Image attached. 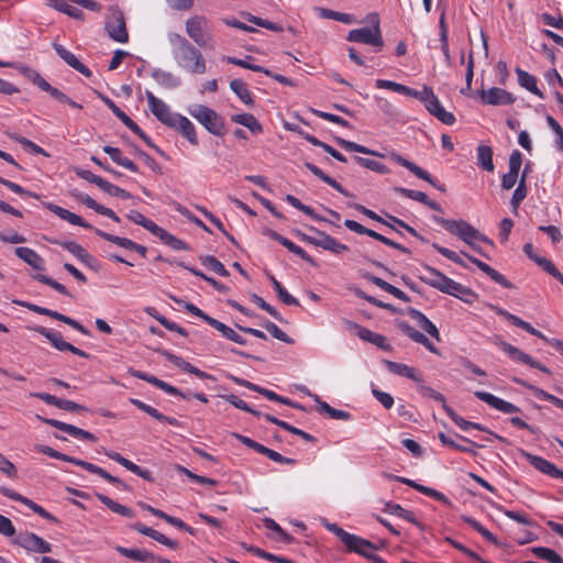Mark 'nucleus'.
<instances>
[{"label":"nucleus","instance_id":"23","mask_svg":"<svg viewBox=\"0 0 563 563\" xmlns=\"http://www.w3.org/2000/svg\"><path fill=\"white\" fill-rule=\"evenodd\" d=\"M461 255L465 256L471 263L475 264L483 273L488 275L498 285L507 289L514 287V285L503 274L490 267L488 264L479 261L478 258L470 255L464 251H461Z\"/></svg>","mask_w":563,"mask_h":563},{"label":"nucleus","instance_id":"11","mask_svg":"<svg viewBox=\"0 0 563 563\" xmlns=\"http://www.w3.org/2000/svg\"><path fill=\"white\" fill-rule=\"evenodd\" d=\"M33 330L35 332L42 334L43 336H45L51 342V344L58 351H68L70 353L78 355L80 357H84V358L89 357V354L87 352L64 341L60 333H58V332H55L51 329H47V328L41 327V325L34 327Z\"/></svg>","mask_w":563,"mask_h":563},{"label":"nucleus","instance_id":"37","mask_svg":"<svg viewBox=\"0 0 563 563\" xmlns=\"http://www.w3.org/2000/svg\"><path fill=\"white\" fill-rule=\"evenodd\" d=\"M364 278L368 280L369 283L374 284L375 286L379 287L380 289L387 291L388 294L393 295L394 297L408 302L410 301V298L399 288L393 286L391 284L387 283L380 277H377L373 274H364Z\"/></svg>","mask_w":563,"mask_h":563},{"label":"nucleus","instance_id":"5","mask_svg":"<svg viewBox=\"0 0 563 563\" xmlns=\"http://www.w3.org/2000/svg\"><path fill=\"white\" fill-rule=\"evenodd\" d=\"M19 70L21 74L25 76L27 80H30L33 85L38 87L42 91L47 92L53 99L60 103H66L71 108L82 109V106L70 99L59 89L53 87L48 81H46L35 69L27 66H20Z\"/></svg>","mask_w":563,"mask_h":563},{"label":"nucleus","instance_id":"3","mask_svg":"<svg viewBox=\"0 0 563 563\" xmlns=\"http://www.w3.org/2000/svg\"><path fill=\"white\" fill-rule=\"evenodd\" d=\"M188 113L195 118L209 133L222 136L225 133L224 119L213 109L203 104H194Z\"/></svg>","mask_w":563,"mask_h":563},{"label":"nucleus","instance_id":"49","mask_svg":"<svg viewBox=\"0 0 563 563\" xmlns=\"http://www.w3.org/2000/svg\"><path fill=\"white\" fill-rule=\"evenodd\" d=\"M96 496L98 500L104 506H107L111 511L128 518H133L135 516L134 511L131 508L114 501L108 496L103 494H96Z\"/></svg>","mask_w":563,"mask_h":563},{"label":"nucleus","instance_id":"18","mask_svg":"<svg viewBox=\"0 0 563 563\" xmlns=\"http://www.w3.org/2000/svg\"><path fill=\"white\" fill-rule=\"evenodd\" d=\"M31 397L43 400L45 404L55 406L62 410L70 411V412H82L88 411V409L73 400L58 398L54 395L47 393H32Z\"/></svg>","mask_w":563,"mask_h":563},{"label":"nucleus","instance_id":"19","mask_svg":"<svg viewBox=\"0 0 563 563\" xmlns=\"http://www.w3.org/2000/svg\"><path fill=\"white\" fill-rule=\"evenodd\" d=\"M481 99L485 104L508 106L515 102V98L510 92L503 88L493 87L488 90L479 91Z\"/></svg>","mask_w":563,"mask_h":563},{"label":"nucleus","instance_id":"56","mask_svg":"<svg viewBox=\"0 0 563 563\" xmlns=\"http://www.w3.org/2000/svg\"><path fill=\"white\" fill-rule=\"evenodd\" d=\"M317 10L322 19H331L344 24H353L355 22V18L349 13H342L325 8H318Z\"/></svg>","mask_w":563,"mask_h":563},{"label":"nucleus","instance_id":"50","mask_svg":"<svg viewBox=\"0 0 563 563\" xmlns=\"http://www.w3.org/2000/svg\"><path fill=\"white\" fill-rule=\"evenodd\" d=\"M209 325L214 328L216 330H218L225 339H228L232 342H235L238 344H241V345L246 344V340L243 336H241L232 328L220 322L219 320L213 318Z\"/></svg>","mask_w":563,"mask_h":563},{"label":"nucleus","instance_id":"46","mask_svg":"<svg viewBox=\"0 0 563 563\" xmlns=\"http://www.w3.org/2000/svg\"><path fill=\"white\" fill-rule=\"evenodd\" d=\"M152 77L159 86L166 89H174L180 86V79L169 71L155 69L152 73Z\"/></svg>","mask_w":563,"mask_h":563},{"label":"nucleus","instance_id":"61","mask_svg":"<svg viewBox=\"0 0 563 563\" xmlns=\"http://www.w3.org/2000/svg\"><path fill=\"white\" fill-rule=\"evenodd\" d=\"M354 161L362 167H365L367 169H371V170L376 172L382 175L389 174V172H390L386 165H384L377 161H374V159L364 158L361 156H354Z\"/></svg>","mask_w":563,"mask_h":563},{"label":"nucleus","instance_id":"35","mask_svg":"<svg viewBox=\"0 0 563 563\" xmlns=\"http://www.w3.org/2000/svg\"><path fill=\"white\" fill-rule=\"evenodd\" d=\"M407 314L412 318L419 327L424 330L429 335L434 338L437 341H440V332L438 328L432 323L421 311L416 308L409 307L406 310Z\"/></svg>","mask_w":563,"mask_h":563},{"label":"nucleus","instance_id":"28","mask_svg":"<svg viewBox=\"0 0 563 563\" xmlns=\"http://www.w3.org/2000/svg\"><path fill=\"white\" fill-rule=\"evenodd\" d=\"M106 455L109 459H111L112 461L119 463L120 465H122L123 467H125L126 470L132 472L133 474L142 477L146 482H150V483L154 482V477L148 470L141 468L139 465H136L132 461L125 459L120 453L114 452V451H108V452H106Z\"/></svg>","mask_w":563,"mask_h":563},{"label":"nucleus","instance_id":"8","mask_svg":"<svg viewBox=\"0 0 563 563\" xmlns=\"http://www.w3.org/2000/svg\"><path fill=\"white\" fill-rule=\"evenodd\" d=\"M208 21L202 15H195L186 20V33L199 47H212V36L207 30Z\"/></svg>","mask_w":563,"mask_h":563},{"label":"nucleus","instance_id":"64","mask_svg":"<svg viewBox=\"0 0 563 563\" xmlns=\"http://www.w3.org/2000/svg\"><path fill=\"white\" fill-rule=\"evenodd\" d=\"M246 551L251 552L252 554L258 556V558H262V559H265L267 561H271V562H275V563H291L290 560L286 559V558H283V556H277L275 554H272L269 552H266L257 547H247L245 548Z\"/></svg>","mask_w":563,"mask_h":563},{"label":"nucleus","instance_id":"27","mask_svg":"<svg viewBox=\"0 0 563 563\" xmlns=\"http://www.w3.org/2000/svg\"><path fill=\"white\" fill-rule=\"evenodd\" d=\"M441 292L454 296L465 302H471L473 297H475V294L473 290L453 279L450 277H446L443 282V286L440 289Z\"/></svg>","mask_w":563,"mask_h":563},{"label":"nucleus","instance_id":"47","mask_svg":"<svg viewBox=\"0 0 563 563\" xmlns=\"http://www.w3.org/2000/svg\"><path fill=\"white\" fill-rule=\"evenodd\" d=\"M156 238H158L162 242H164L166 245L170 246L173 250L176 251H187L189 250V246L186 242L181 241L180 239L174 236L169 232H167L163 228H158L156 233L154 234Z\"/></svg>","mask_w":563,"mask_h":563},{"label":"nucleus","instance_id":"57","mask_svg":"<svg viewBox=\"0 0 563 563\" xmlns=\"http://www.w3.org/2000/svg\"><path fill=\"white\" fill-rule=\"evenodd\" d=\"M126 218L143 227L144 229L148 230L152 234H155L157 229L159 228L155 222H153L152 220L145 218L141 212L136 211V210H131L128 214H126Z\"/></svg>","mask_w":563,"mask_h":563},{"label":"nucleus","instance_id":"38","mask_svg":"<svg viewBox=\"0 0 563 563\" xmlns=\"http://www.w3.org/2000/svg\"><path fill=\"white\" fill-rule=\"evenodd\" d=\"M422 269L424 274L419 275L420 280L440 290L443 286V282L448 276L429 265H423Z\"/></svg>","mask_w":563,"mask_h":563},{"label":"nucleus","instance_id":"60","mask_svg":"<svg viewBox=\"0 0 563 563\" xmlns=\"http://www.w3.org/2000/svg\"><path fill=\"white\" fill-rule=\"evenodd\" d=\"M201 264L209 268L210 271L217 273L220 276L228 277L230 275L229 271L224 267V265L214 256L207 255L200 257Z\"/></svg>","mask_w":563,"mask_h":563},{"label":"nucleus","instance_id":"42","mask_svg":"<svg viewBox=\"0 0 563 563\" xmlns=\"http://www.w3.org/2000/svg\"><path fill=\"white\" fill-rule=\"evenodd\" d=\"M358 338L363 341L369 342L382 350L389 351L391 349L390 344L387 341V338L371 331L367 328L358 329Z\"/></svg>","mask_w":563,"mask_h":563},{"label":"nucleus","instance_id":"26","mask_svg":"<svg viewBox=\"0 0 563 563\" xmlns=\"http://www.w3.org/2000/svg\"><path fill=\"white\" fill-rule=\"evenodd\" d=\"M441 292L454 296L465 302H471L473 297H475V294L473 290L453 279L450 277H446L443 282V286L440 289Z\"/></svg>","mask_w":563,"mask_h":563},{"label":"nucleus","instance_id":"62","mask_svg":"<svg viewBox=\"0 0 563 563\" xmlns=\"http://www.w3.org/2000/svg\"><path fill=\"white\" fill-rule=\"evenodd\" d=\"M93 232L99 235L100 238L109 241V242H112L114 244H117L118 246L120 247H123V249H126V250H131L132 247V244L134 241L128 239V238H121V236H118V235H114V234H110V233H107L100 229H93Z\"/></svg>","mask_w":563,"mask_h":563},{"label":"nucleus","instance_id":"58","mask_svg":"<svg viewBox=\"0 0 563 563\" xmlns=\"http://www.w3.org/2000/svg\"><path fill=\"white\" fill-rule=\"evenodd\" d=\"M439 27H440V42H441V51L444 55V58L448 64L451 63V56L449 51V40H448V25L445 23V14L444 12L441 14L439 19Z\"/></svg>","mask_w":563,"mask_h":563},{"label":"nucleus","instance_id":"32","mask_svg":"<svg viewBox=\"0 0 563 563\" xmlns=\"http://www.w3.org/2000/svg\"><path fill=\"white\" fill-rule=\"evenodd\" d=\"M69 463H73L75 465H78L80 467H82L84 470L92 473V474H97L99 475L100 477H102L103 479H106L107 482L111 483V484H115V485H120L122 486L123 488H126V485L118 477L115 476H112L110 473H108L106 470L92 464V463H89V462H86L84 460H79V459H76V457H73L71 456V461H69Z\"/></svg>","mask_w":563,"mask_h":563},{"label":"nucleus","instance_id":"1","mask_svg":"<svg viewBox=\"0 0 563 563\" xmlns=\"http://www.w3.org/2000/svg\"><path fill=\"white\" fill-rule=\"evenodd\" d=\"M168 42L172 45L173 58L179 68L190 74L201 75L206 73L207 64L201 52L185 36L178 33H169Z\"/></svg>","mask_w":563,"mask_h":563},{"label":"nucleus","instance_id":"59","mask_svg":"<svg viewBox=\"0 0 563 563\" xmlns=\"http://www.w3.org/2000/svg\"><path fill=\"white\" fill-rule=\"evenodd\" d=\"M385 364L390 373L417 380L415 369L412 367L393 361H385Z\"/></svg>","mask_w":563,"mask_h":563},{"label":"nucleus","instance_id":"40","mask_svg":"<svg viewBox=\"0 0 563 563\" xmlns=\"http://www.w3.org/2000/svg\"><path fill=\"white\" fill-rule=\"evenodd\" d=\"M231 121L247 128L252 134H260L263 132V126L260 121L251 113L232 114Z\"/></svg>","mask_w":563,"mask_h":563},{"label":"nucleus","instance_id":"53","mask_svg":"<svg viewBox=\"0 0 563 563\" xmlns=\"http://www.w3.org/2000/svg\"><path fill=\"white\" fill-rule=\"evenodd\" d=\"M335 143L347 152H355V153H361V154H366V155L384 157L383 154H379L376 151H373L364 145L357 144L352 141H347L342 137H335Z\"/></svg>","mask_w":563,"mask_h":563},{"label":"nucleus","instance_id":"55","mask_svg":"<svg viewBox=\"0 0 563 563\" xmlns=\"http://www.w3.org/2000/svg\"><path fill=\"white\" fill-rule=\"evenodd\" d=\"M231 90L240 98L246 106H253L254 100L247 88V85L241 79H233L230 82Z\"/></svg>","mask_w":563,"mask_h":563},{"label":"nucleus","instance_id":"15","mask_svg":"<svg viewBox=\"0 0 563 563\" xmlns=\"http://www.w3.org/2000/svg\"><path fill=\"white\" fill-rule=\"evenodd\" d=\"M388 157L391 161H394L395 163H397L400 166L410 170L416 177L428 181L434 188H437L441 191H445L444 186H442L438 181H435L427 170L422 169L420 166L416 165L415 163L408 161L407 158L402 157L401 155L397 154L396 152H390L388 154Z\"/></svg>","mask_w":563,"mask_h":563},{"label":"nucleus","instance_id":"13","mask_svg":"<svg viewBox=\"0 0 563 563\" xmlns=\"http://www.w3.org/2000/svg\"><path fill=\"white\" fill-rule=\"evenodd\" d=\"M344 225L355 232V233H358V234H364V235H367V236H371L382 243H384L385 245L387 246H390V247H394L405 254H410V250L407 249L406 246L384 236L383 234L380 233H377L376 231L372 230V229H367L365 228L364 225L360 224L358 222L354 221V220H350V219H346L344 221Z\"/></svg>","mask_w":563,"mask_h":563},{"label":"nucleus","instance_id":"7","mask_svg":"<svg viewBox=\"0 0 563 563\" xmlns=\"http://www.w3.org/2000/svg\"><path fill=\"white\" fill-rule=\"evenodd\" d=\"M492 342L498 346L504 353H506L514 362L522 363L529 365L530 367L538 368L545 374H550L551 371L541 364L539 361L532 358L529 354L525 353L520 349L511 345L510 343L504 341L501 336L495 335L492 339Z\"/></svg>","mask_w":563,"mask_h":563},{"label":"nucleus","instance_id":"17","mask_svg":"<svg viewBox=\"0 0 563 563\" xmlns=\"http://www.w3.org/2000/svg\"><path fill=\"white\" fill-rule=\"evenodd\" d=\"M145 96L151 112L167 126L176 113L172 112L169 107L163 100L155 97L152 91L146 90Z\"/></svg>","mask_w":563,"mask_h":563},{"label":"nucleus","instance_id":"45","mask_svg":"<svg viewBox=\"0 0 563 563\" xmlns=\"http://www.w3.org/2000/svg\"><path fill=\"white\" fill-rule=\"evenodd\" d=\"M54 243L60 245L64 250L71 253L85 264H89V261L92 260V256L87 252V250L75 241H54Z\"/></svg>","mask_w":563,"mask_h":563},{"label":"nucleus","instance_id":"29","mask_svg":"<svg viewBox=\"0 0 563 563\" xmlns=\"http://www.w3.org/2000/svg\"><path fill=\"white\" fill-rule=\"evenodd\" d=\"M490 309L497 313L498 316L505 318L509 322H511L514 325L527 331L528 333L536 335L537 338H543V333L539 330L534 329L530 323L526 322L525 320L520 319L519 317L508 312L504 308H500L498 306L490 305Z\"/></svg>","mask_w":563,"mask_h":563},{"label":"nucleus","instance_id":"31","mask_svg":"<svg viewBox=\"0 0 563 563\" xmlns=\"http://www.w3.org/2000/svg\"><path fill=\"white\" fill-rule=\"evenodd\" d=\"M426 109L428 112L435 117L439 121L446 125H453L455 123V117L452 112L446 111L439 98L434 95L427 103Z\"/></svg>","mask_w":563,"mask_h":563},{"label":"nucleus","instance_id":"34","mask_svg":"<svg viewBox=\"0 0 563 563\" xmlns=\"http://www.w3.org/2000/svg\"><path fill=\"white\" fill-rule=\"evenodd\" d=\"M131 528L144 536H147V537L154 539L155 541H157L161 544L166 545L170 549L178 548V543L176 541L167 538L166 536L154 530L153 528L146 527L145 525H143L141 522H135V523L131 525Z\"/></svg>","mask_w":563,"mask_h":563},{"label":"nucleus","instance_id":"14","mask_svg":"<svg viewBox=\"0 0 563 563\" xmlns=\"http://www.w3.org/2000/svg\"><path fill=\"white\" fill-rule=\"evenodd\" d=\"M106 30L109 36L119 43H126L129 41V33L125 25L123 13L115 10L111 18L106 22Z\"/></svg>","mask_w":563,"mask_h":563},{"label":"nucleus","instance_id":"30","mask_svg":"<svg viewBox=\"0 0 563 563\" xmlns=\"http://www.w3.org/2000/svg\"><path fill=\"white\" fill-rule=\"evenodd\" d=\"M490 309L497 313L498 316L505 318L509 322H511L514 325L527 331L528 333L536 335L537 338H543V333L539 330L534 329L530 323L526 322L525 320L520 319L519 317L508 312L504 308H500L498 306L490 305Z\"/></svg>","mask_w":563,"mask_h":563},{"label":"nucleus","instance_id":"63","mask_svg":"<svg viewBox=\"0 0 563 563\" xmlns=\"http://www.w3.org/2000/svg\"><path fill=\"white\" fill-rule=\"evenodd\" d=\"M100 189L110 196L119 197L123 200L130 199L132 197L129 191H126L123 188H120L117 185L111 184L110 181H108L106 179L101 184Z\"/></svg>","mask_w":563,"mask_h":563},{"label":"nucleus","instance_id":"20","mask_svg":"<svg viewBox=\"0 0 563 563\" xmlns=\"http://www.w3.org/2000/svg\"><path fill=\"white\" fill-rule=\"evenodd\" d=\"M167 126L178 131L192 145H198L199 141L197 137L196 128L188 118L176 113Z\"/></svg>","mask_w":563,"mask_h":563},{"label":"nucleus","instance_id":"24","mask_svg":"<svg viewBox=\"0 0 563 563\" xmlns=\"http://www.w3.org/2000/svg\"><path fill=\"white\" fill-rule=\"evenodd\" d=\"M267 235L280 243L284 247H286L289 252L294 253L295 255L299 256L305 262L309 263L312 266H318V263L300 246L296 245L294 242L288 240L287 238L283 236L278 232L274 230H268Z\"/></svg>","mask_w":563,"mask_h":563},{"label":"nucleus","instance_id":"39","mask_svg":"<svg viewBox=\"0 0 563 563\" xmlns=\"http://www.w3.org/2000/svg\"><path fill=\"white\" fill-rule=\"evenodd\" d=\"M305 167L310 170L314 176H317L319 179H321L322 181H324L325 184H328L329 186H331L333 189H335L336 191H339L340 194H342L343 196L345 197H351L352 195L345 189L343 188L335 179L331 178L330 176H328L327 174H324L322 172L321 168H319L318 166H316L314 164L312 163H309V162H306L305 163Z\"/></svg>","mask_w":563,"mask_h":563},{"label":"nucleus","instance_id":"25","mask_svg":"<svg viewBox=\"0 0 563 563\" xmlns=\"http://www.w3.org/2000/svg\"><path fill=\"white\" fill-rule=\"evenodd\" d=\"M309 230L318 235L316 246L321 247L336 255L349 250L347 245L342 244L331 235L316 229L314 227H309Z\"/></svg>","mask_w":563,"mask_h":563},{"label":"nucleus","instance_id":"21","mask_svg":"<svg viewBox=\"0 0 563 563\" xmlns=\"http://www.w3.org/2000/svg\"><path fill=\"white\" fill-rule=\"evenodd\" d=\"M475 397L503 413L520 412V408L487 391H475Z\"/></svg>","mask_w":563,"mask_h":563},{"label":"nucleus","instance_id":"43","mask_svg":"<svg viewBox=\"0 0 563 563\" xmlns=\"http://www.w3.org/2000/svg\"><path fill=\"white\" fill-rule=\"evenodd\" d=\"M516 74L518 76V82L521 87L526 88L528 91L539 98L544 97L542 91L538 88L537 78L533 75L522 70L521 68H516Z\"/></svg>","mask_w":563,"mask_h":563},{"label":"nucleus","instance_id":"48","mask_svg":"<svg viewBox=\"0 0 563 563\" xmlns=\"http://www.w3.org/2000/svg\"><path fill=\"white\" fill-rule=\"evenodd\" d=\"M355 541H353L352 544H344L350 551L356 552L364 558L369 560V556H373L374 554L371 552L373 550H376V545H374L371 541L363 539L355 534Z\"/></svg>","mask_w":563,"mask_h":563},{"label":"nucleus","instance_id":"51","mask_svg":"<svg viewBox=\"0 0 563 563\" xmlns=\"http://www.w3.org/2000/svg\"><path fill=\"white\" fill-rule=\"evenodd\" d=\"M384 511L400 517L416 526H420V522L417 520L415 514L410 510L402 508L399 504L388 501L385 504Z\"/></svg>","mask_w":563,"mask_h":563},{"label":"nucleus","instance_id":"9","mask_svg":"<svg viewBox=\"0 0 563 563\" xmlns=\"http://www.w3.org/2000/svg\"><path fill=\"white\" fill-rule=\"evenodd\" d=\"M375 86L379 89H389L398 93H402L408 97H413L421 102H423L424 107L430 101V99L434 96L432 88L428 86H423L422 90H416L413 88L407 87L405 85L386 80V79H377L375 81Z\"/></svg>","mask_w":563,"mask_h":563},{"label":"nucleus","instance_id":"22","mask_svg":"<svg viewBox=\"0 0 563 563\" xmlns=\"http://www.w3.org/2000/svg\"><path fill=\"white\" fill-rule=\"evenodd\" d=\"M53 48L55 49L56 54L71 68L84 75L85 77L89 78L92 76L91 70L85 66L75 54H73L70 51L65 48L62 44L53 43Z\"/></svg>","mask_w":563,"mask_h":563},{"label":"nucleus","instance_id":"12","mask_svg":"<svg viewBox=\"0 0 563 563\" xmlns=\"http://www.w3.org/2000/svg\"><path fill=\"white\" fill-rule=\"evenodd\" d=\"M344 225L355 232V233H358V234H364V235H367V236H371L382 243H384L385 245L387 246H390V247H394L405 254H410V250L407 249L406 246L384 236L383 234L380 233H377L376 231L372 230V229H367L365 228L364 225L360 224L358 222L354 221V220H350V219H346L344 221Z\"/></svg>","mask_w":563,"mask_h":563},{"label":"nucleus","instance_id":"52","mask_svg":"<svg viewBox=\"0 0 563 563\" xmlns=\"http://www.w3.org/2000/svg\"><path fill=\"white\" fill-rule=\"evenodd\" d=\"M314 400L318 404V410L321 413H327L331 419L335 420H350L351 413L345 410L332 408L328 402L320 400L318 396H314Z\"/></svg>","mask_w":563,"mask_h":563},{"label":"nucleus","instance_id":"16","mask_svg":"<svg viewBox=\"0 0 563 563\" xmlns=\"http://www.w3.org/2000/svg\"><path fill=\"white\" fill-rule=\"evenodd\" d=\"M15 543L23 549L35 553H49L52 551V545L33 532L20 533L15 539Z\"/></svg>","mask_w":563,"mask_h":563},{"label":"nucleus","instance_id":"33","mask_svg":"<svg viewBox=\"0 0 563 563\" xmlns=\"http://www.w3.org/2000/svg\"><path fill=\"white\" fill-rule=\"evenodd\" d=\"M46 207L54 214H56L60 219L71 223L74 225H79L81 228L89 229V230H93L95 229V228H92L91 224L86 222L80 216H78L76 213H73V212H70L67 209H64V208H62V207H59L57 205H53V203H48Z\"/></svg>","mask_w":563,"mask_h":563},{"label":"nucleus","instance_id":"4","mask_svg":"<svg viewBox=\"0 0 563 563\" xmlns=\"http://www.w3.org/2000/svg\"><path fill=\"white\" fill-rule=\"evenodd\" d=\"M372 27H361L351 30L346 36L349 42L362 43L375 47L379 52L384 46L379 19L377 14H371Z\"/></svg>","mask_w":563,"mask_h":563},{"label":"nucleus","instance_id":"44","mask_svg":"<svg viewBox=\"0 0 563 563\" xmlns=\"http://www.w3.org/2000/svg\"><path fill=\"white\" fill-rule=\"evenodd\" d=\"M103 152L107 153L110 156V158L114 163H117L118 165L129 169L132 173H137L139 172V168L134 164V162H132L131 159L122 156V152H121L120 148L113 147V146H110V145H106L103 147Z\"/></svg>","mask_w":563,"mask_h":563},{"label":"nucleus","instance_id":"41","mask_svg":"<svg viewBox=\"0 0 563 563\" xmlns=\"http://www.w3.org/2000/svg\"><path fill=\"white\" fill-rule=\"evenodd\" d=\"M115 551L123 556H126L129 559H132V560L139 561V562H147V561H156L157 562V558H158L147 550L128 549V548H124L121 545H117Z\"/></svg>","mask_w":563,"mask_h":563},{"label":"nucleus","instance_id":"6","mask_svg":"<svg viewBox=\"0 0 563 563\" xmlns=\"http://www.w3.org/2000/svg\"><path fill=\"white\" fill-rule=\"evenodd\" d=\"M19 70L21 74L25 76L27 80H30L33 85L38 87L42 91L47 92L53 99L60 103H66L71 108L82 109V106L70 99L59 89L53 87L48 81H46L35 69L27 66H20Z\"/></svg>","mask_w":563,"mask_h":563},{"label":"nucleus","instance_id":"36","mask_svg":"<svg viewBox=\"0 0 563 563\" xmlns=\"http://www.w3.org/2000/svg\"><path fill=\"white\" fill-rule=\"evenodd\" d=\"M15 255L36 271L45 269L44 260L32 249L19 246L14 250Z\"/></svg>","mask_w":563,"mask_h":563},{"label":"nucleus","instance_id":"2","mask_svg":"<svg viewBox=\"0 0 563 563\" xmlns=\"http://www.w3.org/2000/svg\"><path fill=\"white\" fill-rule=\"evenodd\" d=\"M433 221L440 224L449 233L457 236L467 245H472V241H481L488 245H494V242L485 234L481 233L476 228L464 220L444 219L438 216L432 217Z\"/></svg>","mask_w":563,"mask_h":563},{"label":"nucleus","instance_id":"10","mask_svg":"<svg viewBox=\"0 0 563 563\" xmlns=\"http://www.w3.org/2000/svg\"><path fill=\"white\" fill-rule=\"evenodd\" d=\"M13 303L27 308L29 310L36 312L38 314L47 316L49 318H53L55 320L62 321L73 329L79 331L80 333L85 335H90V332L88 329H86L81 323H79L77 320L71 319L65 314L59 313L58 311L51 310L48 308H44L31 302L22 301V300H13Z\"/></svg>","mask_w":563,"mask_h":563},{"label":"nucleus","instance_id":"54","mask_svg":"<svg viewBox=\"0 0 563 563\" xmlns=\"http://www.w3.org/2000/svg\"><path fill=\"white\" fill-rule=\"evenodd\" d=\"M477 165L487 172H494L493 150L488 145H479L477 147Z\"/></svg>","mask_w":563,"mask_h":563}]
</instances>
